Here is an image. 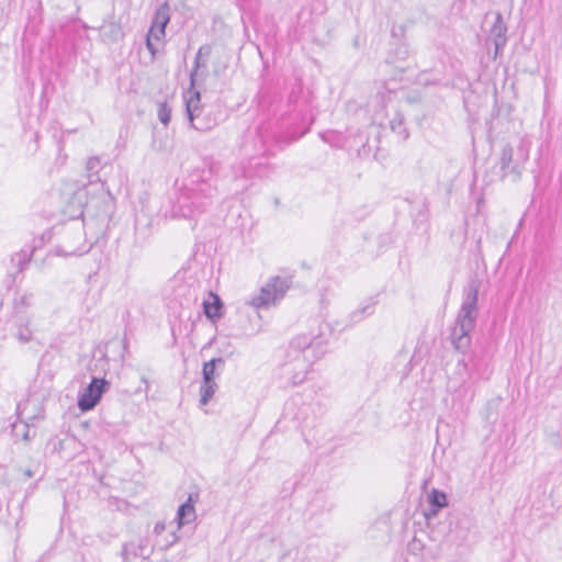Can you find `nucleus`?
I'll return each instance as SVG.
<instances>
[{"mask_svg": "<svg viewBox=\"0 0 562 562\" xmlns=\"http://www.w3.org/2000/svg\"><path fill=\"white\" fill-rule=\"evenodd\" d=\"M217 389V384L214 380L205 381L203 380V383L200 387V404L206 405L209 401L214 395L215 391Z\"/></svg>", "mask_w": 562, "mask_h": 562, "instance_id": "f3484780", "label": "nucleus"}, {"mask_svg": "<svg viewBox=\"0 0 562 562\" xmlns=\"http://www.w3.org/2000/svg\"><path fill=\"white\" fill-rule=\"evenodd\" d=\"M210 54H211V47L210 46H202L198 50V53L195 55V59H194V67H193V69L190 72V86L191 87L195 86L196 77L199 75V69L201 67H203V68L206 67V63L202 61V56L207 57Z\"/></svg>", "mask_w": 562, "mask_h": 562, "instance_id": "dca6fc26", "label": "nucleus"}, {"mask_svg": "<svg viewBox=\"0 0 562 562\" xmlns=\"http://www.w3.org/2000/svg\"><path fill=\"white\" fill-rule=\"evenodd\" d=\"M67 159H68V156L66 153H64L63 155H59V157L57 158V160L55 162V167H56L57 171L59 170L60 167H65L67 165Z\"/></svg>", "mask_w": 562, "mask_h": 562, "instance_id": "cd10ccee", "label": "nucleus"}, {"mask_svg": "<svg viewBox=\"0 0 562 562\" xmlns=\"http://www.w3.org/2000/svg\"><path fill=\"white\" fill-rule=\"evenodd\" d=\"M154 35H151L149 32L147 34V37H146V47L147 49L150 52L151 54V57H155L157 52H158V48L155 46L154 44Z\"/></svg>", "mask_w": 562, "mask_h": 562, "instance_id": "a878e982", "label": "nucleus"}, {"mask_svg": "<svg viewBox=\"0 0 562 562\" xmlns=\"http://www.w3.org/2000/svg\"><path fill=\"white\" fill-rule=\"evenodd\" d=\"M210 300H204L203 311L205 316L211 321H216L222 317L223 303L220 296L213 292L209 293Z\"/></svg>", "mask_w": 562, "mask_h": 562, "instance_id": "f8f14e48", "label": "nucleus"}, {"mask_svg": "<svg viewBox=\"0 0 562 562\" xmlns=\"http://www.w3.org/2000/svg\"><path fill=\"white\" fill-rule=\"evenodd\" d=\"M217 362L222 363L223 359L215 358V359H212L203 364V380H205V381L214 380V372H215V367H216Z\"/></svg>", "mask_w": 562, "mask_h": 562, "instance_id": "5701e85b", "label": "nucleus"}, {"mask_svg": "<svg viewBox=\"0 0 562 562\" xmlns=\"http://www.w3.org/2000/svg\"><path fill=\"white\" fill-rule=\"evenodd\" d=\"M166 530V526L164 522H157L154 528V532L157 536H160Z\"/></svg>", "mask_w": 562, "mask_h": 562, "instance_id": "c85d7f7f", "label": "nucleus"}, {"mask_svg": "<svg viewBox=\"0 0 562 562\" xmlns=\"http://www.w3.org/2000/svg\"><path fill=\"white\" fill-rule=\"evenodd\" d=\"M479 288L471 284L463 295L461 307L451 328V342L457 350L464 351L471 344V331L475 327L477 311Z\"/></svg>", "mask_w": 562, "mask_h": 562, "instance_id": "f257e3e1", "label": "nucleus"}, {"mask_svg": "<svg viewBox=\"0 0 562 562\" xmlns=\"http://www.w3.org/2000/svg\"><path fill=\"white\" fill-rule=\"evenodd\" d=\"M390 127L402 139H406L408 137V132L404 125V117L402 114L397 113L393 119H391Z\"/></svg>", "mask_w": 562, "mask_h": 562, "instance_id": "6ab92c4d", "label": "nucleus"}, {"mask_svg": "<svg viewBox=\"0 0 562 562\" xmlns=\"http://www.w3.org/2000/svg\"><path fill=\"white\" fill-rule=\"evenodd\" d=\"M183 98L187 115L193 128L205 132L210 131L217 124L215 116H201V113L203 112L201 94L199 91L194 90V87L190 86V89L184 92Z\"/></svg>", "mask_w": 562, "mask_h": 562, "instance_id": "7ed1b4c3", "label": "nucleus"}, {"mask_svg": "<svg viewBox=\"0 0 562 562\" xmlns=\"http://www.w3.org/2000/svg\"><path fill=\"white\" fill-rule=\"evenodd\" d=\"M47 199L57 213L65 214L67 212L70 204V193L67 186H65V190L61 188H53L48 192Z\"/></svg>", "mask_w": 562, "mask_h": 562, "instance_id": "9b49d317", "label": "nucleus"}, {"mask_svg": "<svg viewBox=\"0 0 562 562\" xmlns=\"http://www.w3.org/2000/svg\"><path fill=\"white\" fill-rule=\"evenodd\" d=\"M506 32H507V26L503 21L502 14L498 12L496 14L495 22L491 29V35L493 36V40H494L496 54H497L498 49L502 48L503 46H505V44H506V36H505Z\"/></svg>", "mask_w": 562, "mask_h": 562, "instance_id": "ddd939ff", "label": "nucleus"}, {"mask_svg": "<svg viewBox=\"0 0 562 562\" xmlns=\"http://www.w3.org/2000/svg\"><path fill=\"white\" fill-rule=\"evenodd\" d=\"M428 502L431 506L430 512L426 514L427 517H434L437 515L440 508H445L448 506V499L446 493L432 488L428 494Z\"/></svg>", "mask_w": 562, "mask_h": 562, "instance_id": "2eb2a0df", "label": "nucleus"}, {"mask_svg": "<svg viewBox=\"0 0 562 562\" xmlns=\"http://www.w3.org/2000/svg\"><path fill=\"white\" fill-rule=\"evenodd\" d=\"M171 539L169 540H166L165 542L160 541V540H157V546L160 548V549H167L169 548L172 543H175L177 541V536L175 535V532H171L170 535Z\"/></svg>", "mask_w": 562, "mask_h": 562, "instance_id": "bb28decb", "label": "nucleus"}, {"mask_svg": "<svg viewBox=\"0 0 562 562\" xmlns=\"http://www.w3.org/2000/svg\"><path fill=\"white\" fill-rule=\"evenodd\" d=\"M153 549L147 539H138L137 541L126 543L122 555L126 562H135L138 558L146 560L153 553Z\"/></svg>", "mask_w": 562, "mask_h": 562, "instance_id": "1a4fd4ad", "label": "nucleus"}, {"mask_svg": "<svg viewBox=\"0 0 562 562\" xmlns=\"http://www.w3.org/2000/svg\"><path fill=\"white\" fill-rule=\"evenodd\" d=\"M101 169V160L99 157H90L86 162V171L89 182L99 180V171Z\"/></svg>", "mask_w": 562, "mask_h": 562, "instance_id": "a211bd4d", "label": "nucleus"}, {"mask_svg": "<svg viewBox=\"0 0 562 562\" xmlns=\"http://www.w3.org/2000/svg\"><path fill=\"white\" fill-rule=\"evenodd\" d=\"M110 387V382L104 379L93 378L91 383L78 397V407L81 412H88L95 407L102 394Z\"/></svg>", "mask_w": 562, "mask_h": 562, "instance_id": "0eeeda50", "label": "nucleus"}, {"mask_svg": "<svg viewBox=\"0 0 562 562\" xmlns=\"http://www.w3.org/2000/svg\"><path fill=\"white\" fill-rule=\"evenodd\" d=\"M34 474H35V473H34V471H33L32 469H25V470L23 471V476H24L25 479H31V477H33V476H34Z\"/></svg>", "mask_w": 562, "mask_h": 562, "instance_id": "c756f323", "label": "nucleus"}, {"mask_svg": "<svg viewBox=\"0 0 562 562\" xmlns=\"http://www.w3.org/2000/svg\"><path fill=\"white\" fill-rule=\"evenodd\" d=\"M102 36L110 41H116L122 36L121 27L114 23L105 24L101 27Z\"/></svg>", "mask_w": 562, "mask_h": 562, "instance_id": "412c9836", "label": "nucleus"}, {"mask_svg": "<svg viewBox=\"0 0 562 562\" xmlns=\"http://www.w3.org/2000/svg\"><path fill=\"white\" fill-rule=\"evenodd\" d=\"M142 382L145 384V389H144V392L147 393L148 390H149V382L146 378H142Z\"/></svg>", "mask_w": 562, "mask_h": 562, "instance_id": "7c9ffc66", "label": "nucleus"}, {"mask_svg": "<svg viewBox=\"0 0 562 562\" xmlns=\"http://www.w3.org/2000/svg\"><path fill=\"white\" fill-rule=\"evenodd\" d=\"M16 338L21 342H29L32 339V330L29 321H21L18 325Z\"/></svg>", "mask_w": 562, "mask_h": 562, "instance_id": "4be33fe9", "label": "nucleus"}, {"mask_svg": "<svg viewBox=\"0 0 562 562\" xmlns=\"http://www.w3.org/2000/svg\"><path fill=\"white\" fill-rule=\"evenodd\" d=\"M43 394H30L26 400L20 402L16 407L18 417L23 422V427L34 425L35 420L43 418Z\"/></svg>", "mask_w": 562, "mask_h": 562, "instance_id": "423d86ee", "label": "nucleus"}, {"mask_svg": "<svg viewBox=\"0 0 562 562\" xmlns=\"http://www.w3.org/2000/svg\"><path fill=\"white\" fill-rule=\"evenodd\" d=\"M67 507V499H66V496H64V508L66 509Z\"/></svg>", "mask_w": 562, "mask_h": 562, "instance_id": "473e14b6", "label": "nucleus"}, {"mask_svg": "<svg viewBox=\"0 0 562 562\" xmlns=\"http://www.w3.org/2000/svg\"><path fill=\"white\" fill-rule=\"evenodd\" d=\"M209 198L201 191L190 190L183 192L173 207L172 216L177 218L193 220L205 211Z\"/></svg>", "mask_w": 562, "mask_h": 562, "instance_id": "20e7f679", "label": "nucleus"}, {"mask_svg": "<svg viewBox=\"0 0 562 562\" xmlns=\"http://www.w3.org/2000/svg\"><path fill=\"white\" fill-rule=\"evenodd\" d=\"M201 116H212L211 114L204 113V111L201 113Z\"/></svg>", "mask_w": 562, "mask_h": 562, "instance_id": "f704fd0d", "label": "nucleus"}, {"mask_svg": "<svg viewBox=\"0 0 562 562\" xmlns=\"http://www.w3.org/2000/svg\"><path fill=\"white\" fill-rule=\"evenodd\" d=\"M528 159V150L525 148L524 144H520L518 147V157L514 159V149L512 146L506 145L502 149L501 155V169L504 171V176L509 173L518 177L520 173V168L522 164Z\"/></svg>", "mask_w": 562, "mask_h": 562, "instance_id": "6e6552de", "label": "nucleus"}, {"mask_svg": "<svg viewBox=\"0 0 562 562\" xmlns=\"http://www.w3.org/2000/svg\"><path fill=\"white\" fill-rule=\"evenodd\" d=\"M324 351L318 341L308 336H299L291 341L289 349L290 366L293 373L292 383H302L313 364L319 360Z\"/></svg>", "mask_w": 562, "mask_h": 562, "instance_id": "f03ea898", "label": "nucleus"}, {"mask_svg": "<svg viewBox=\"0 0 562 562\" xmlns=\"http://www.w3.org/2000/svg\"><path fill=\"white\" fill-rule=\"evenodd\" d=\"M32 256V251L21 250L14 254L11 258V261L16 265L18 271H23L24 267L29 263Z\"/></svg>", "mask_w": 562, "mask_h": 562, "instance_id": "aec40b11", "label": "nucleus"}, {"mask_svg": "<svg viewBox=\"0 0 562 562\" xmlns=\"http://www.w3.org/2000/svg\"><path fill=\"white\" fill-rule=\"evenodd\" d=\"M54 254H55L56 256L67 257V254H66V252H64V251H61V249H59V248H56V249L54 250Z\"/></svg>", "mask_w": 562, "mask_h": 562, "instance_id": "2f4dec72", "label": "nucleus"}, {"mask_svg": "<svg viewBox=\"0 0 562 562\" xmlns=\"http://www.w3.org/2000/svg\"><path fill=\"white\" fill-rule=\"evenodd\" d=\"M195 509L193 506L192 495L189 496L188 501L179 506L177 512V522L180 528L182 525L190 524L195 519Z\"/></svg>", "mask_w": 562, "mask_h": 562, "instance_id": "4468645a", "label": "nucleus"}, {"mask_svg": "<svg viewBox=\"0 0 562 562\" xmlns=\"http://www.w3.org/2000/svg\"><path fill=\"white\" fill-rule=\"evenodd\" d=\"M31 426L32 425H27V428H24L23 422L20 420L19 424L18 423L13 424V427H12L13 435L15 437L21 436V438L24 441H29L31 439V437L33 436V435H31Z\"/></svg>", "mask_w": 562, "mask_h": 562, "instance_id": "b1692460", "label": "nucleus"}, {"mask_svg": "<svg viewBox=\"0 0 562 562\" xmlns=\"http://www.w3.org/2000/svg\"><path fill=\"white\" fill-rule=\"evenodd\" d=\"M158 119L164 125H168L171 119V108L167 102L158 104Z\"/></svg>", "mask_w": 562, "mask_h": 562, "instance_id": "393cba45", "label": "nucleus"}, {"mask_svg": "<svg viewBox=\"0 0 562 562\" xmlns=\"http://www.w3.org/2000/svg\"><path fill=\"white\" fill-rule=\"evenodd\" d=\"M289 286L290 282L286 279L273 277L260 289L259 294L255 295L249 303L257 308L268 306L282 299Z\"/></svg>", "mask_w": 562, "mask_h": 562, "instance_id": "39448f33", "label": "nucleus"}, {"mask_svg": "<svg viewBox=\"0 0 562 562\" xmlns=\"http://www.w3.org/2000/svg\"><path fill=\"white\" fill-rule=\"evenodd\" d=\"M170 22V7L167 2L159 5L154 14L149 33L156 41H161L166 35V26Z\"/></svg>", "mask_w": 562, "mask_h": 562, "instance_id": "9d476101", "label": "nucleus"}, {"mask_svg": "<svg viewBox=\"0 0 562 562\" xmlns=\"http://www.w3.org/2000/svg\"><path fill=\"white\" fill-rule=\"evenodd\" d=\"M65 522H66V521H65V516H63V517H61V522H60V524H61V528L64 527Z\"/></svg>", "mask_w": 562, "mask_h": 562, "instance_id": "72a5a7b5", "label": "nucleus"}]
</instances>
